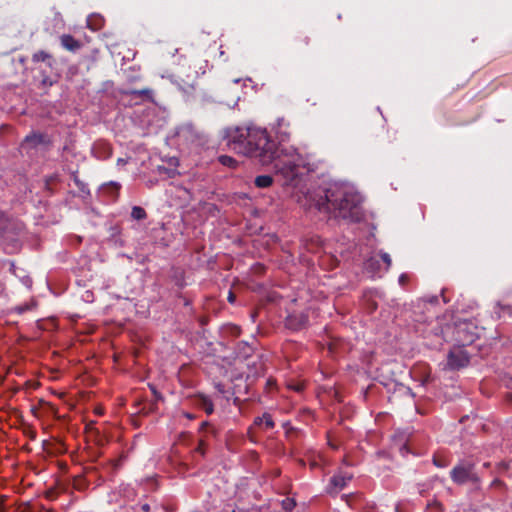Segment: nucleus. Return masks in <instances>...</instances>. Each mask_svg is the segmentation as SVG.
Returning a JSON list of instances; mask_svg holds the SVG:
<instances>
[{
  "instance_id": "obj_38",
  "label": "nucleus",
  "mask_w": 512,
  "mask_h": 512,
  "mask_svg": "<svg viewBox=\"0 0 512 512\" xmlns=\"http://www.w3.org/2000/svg\"><path fill=\"white\" fill-rule=\"evenodd\" d=\"M361 512H376L374 506H366Z\"/></svg>"
},
{
  "instance_id": "obj_51",
  "label": "nucleus",
  "mask_w": 512,
  "mask_h": 512,
  "mask_svg": "<svg viewBox=\"0 0 512 512\" xmlns=\"http://www.w3.org/2000/svg\"><path fill=\"white\" fill-rule=\"evenodd\" d=\"M508 398L510 401H512V394H508Z\"/></svg>"
},
{
  "instance_id": "obj_55",
  "label": "nucleus",
  "mask_w": 512,
  "mask_h": 512,
  "mask_svg": "<svg viewBox=\"0 0 512 512\" xmlns=\"http://www.w3.org/2000/svg\"><path fill=\"white\" fill-rule=\"evenodd\" d=\"M20 512H25V510H22V511H20Z\"/></svg>"
},
{
  "instance_id": "obj_22",
  "label": "nucleus",
  "mask_w": 512,
  "mask_h": 512,
  "mask_svg": "<svg viewBox=\"0 0 512 512\" xmlns=\"http://www.w3.org/2000/svg\"><path fill=\"white\" fill-rule=\"evenodd\" d=\"M218 159H219V162L224 166H227L230 168H234L237 166V161L231 156L221 155V156H219Z\"/></svg>"
},
{
  "instance_id": "obj_26",
  "label": "nucleus",
  "mask_w": 512,
  "mask_h": 512,
  "mask_svg": "<svg viewBox=\"0 0 512 512\" xmlns=\"http://www.w3.org/2000/svg\"><path fill=\"white\" fill-rule=\"evenodd\" d=\"M379 256L382 259V261L386 264V271H388L392 264L390 255L384 251H380Z\"/></svg>"
},
{
  "instance_id": "obj_29",
  "label": "nucleus",
  "mask_w": 512,
  "mask_h": 512,
  "mask_svg": "<svg viewBox=\"0 0 512 512\" xmlns=\"http://www.w3.org/2000/svg\"><path fill=\"white\" fill-rule=\"evenodd\" d=\"M195 452L199 453L201 456L205 455V443L203 440L199 441L198 446L195 448Z\"/></svg>"
},
{
  "instance_id": "obj_3",
  "label": "nucleus",
  "mask_w": 512,
  "mask_h": 512,
  "mask_svg": "<svg viewBox=\"0 0 512 512\" xmlns=\"http://www.w3.org/2000/svg\"><path fill=\"white\" fill-rule=\"evenodd\" d=\"M276 172L284 177V184H291L299 175V168L303 164L302 157L294 146H277V153L273 160Z\"/></svg>"
},
{
  "instance_id": "obj_15",
  "label": "nucleus",
  "mask_w": 512,
  "mask_h": 512,
  "mask_svg": "<svg viewBox=\"0 0 512 512\" xmlns=\"http://www.w3.org/2000/svg\"><path fill=\"white\" fill-rule=\"evenodd\" d=\"M254 425L258 427L264 426L266 430H269L274 428L275 423L269 413H264L262 416L254 419Z\"/></svg>"
},
{
  "instance_id": "obj_20",
  "label": "nucleus",
  "mask_w": 512,
  "mask_h": 512,
  "mask_svg": "<svg viewBox=\"0 0 512 512\" xmlns=\"http://www.w3.org/2000/svg\"><path fill=\"white\" fill-rule=\"evenodd\" d=\"M254 183L258 188H267L272 185L273 178L270 175H260L255 178Z\"/></svg>"
},
{
  "instance_id": "obj_12",
  "label": "nucleus",
  "mask_w": 512,
  "mask_h": 512,
  "mask_svg": "<svg viewBox=\"0 0 512 512\" xmlns=\"http://www.w3.org/2000/svg\"><path fill=\"white\" fill-rule=\"evenodd\" d=\"M122 94L133 96L135 98H141L142 100L154 102V99H153L154 93H153V90L150 88L127 89V90H123Z\"/></svg>"
},
{
  "instance_id": "obj_53",
  "label": "nucleus",
  "mask_w": 512,
  "mask_h": 512,
  "mask_svg": "<svg viewBox=\"0 0 512 512\" xmlns=\"http://www.w3.org/2000/svg\"><path fill=\"white\" fill-rule=\"evenodd\" d=\"M165 226H160L159 230H164Z\"/></svg>"
},
{
  "instance_id": "obj_17",
  "label": "nucleus",
  "mask_w": 512,
  "mask_h": 512,
  "mask_svg": "<svg viewBox=\"0 0 512 512\" xmlns=\"http://www.w3.org/2000/svg\"><path fill=\"white\" fill-rule=\"evenodd\" d=\"M56 327L55 319L49 318L47 320H37L36 326L34 327V338L36 337V329L39 330H54Z\"/></svg>"
},
{
  "instance_id": "obj_40",
  "label": "nucleus",
  "mask_w": 512,
  "mask_h": 512,
  "mask_svg": "<svg viewBox=\"0 0 512 512\" xmlns=\"http://www.w3.org/2000/svg\"><path fill=\"white\" fill-rule=\"evenodd\" d=\"M152 392H153V394H154V396H155L156 400H160V399H162V396H161V395L156 391V389H155V388H152Z\"/></svg>"
},
{
  "instance_id": "obj_49",
  "label": "nucleus",
  "mask_w": 512,
  "mask_h": 512,
  "mask_svg": "<svg viewBox=\"0 0 512 512\" xmlns=\"http://www.w3.org/2000/svg\"><path fill=\"white\" fill-rule=\"evenodd\" d=\"M118 163H119V164H124V163H125V161H124L123 159L119 158V159H118Z\"/></svg>"
},
{
  "instance_id": "obj_27",
  "label": "nucleus",
  "mask_w": 512,
  "mask_h": 512,
  "mask_svg": "<svg viewBox=\"0 0 512 512\" xmlns=\"http://www.w3.org/2000/svg\"><path fill=\"white\" fill-rule=\"evenodd\" d=\"M433 464L439 468H445L448 466L447 460L439 456L433 457Z\"/></svg>"
},
{
  "instance_id": "obj_31",
  "label": "nucleus",
  "mask_w": 512,
  "mask_h": 512,
  "mask_svg": "<svg viewBox=\"0 0 512 512\" xmlns=\"http://www.w3.org/2000/svg\"><path fill=\"white\" fill-rule=\"evenodd\" d=\"M398 281H399V284H400L401 286H405V285L408 283V281H409V277H408V275H407V274H404V273H403V274H401V275L399 276Z\"/></svg>"
},
{
  "instance_id": "obj_10",
  "label": "nucleus",
  "mask_w": 512,
  "mask_h": 512,
  "mask_svg": "<svg viewBox=\"0 0 512 512\" xmlns=\"http://www.w3.org/2000/svg\"><path fill=\"white\" fill-rule=\"evenodd\" d=\"M92 152L97 159L106 160L112 156V147L108 142L98 141L93 145Z\"/></svg>"
},
{
  "instance_id": "obj_42",
  "label": "nucleus",
  "mask_w": 512,
  "mask_h": 512,
  "mask_svg": "<svg viewBox=\"0 0 512 512\" xmlns=\"http://www.w3.org/2000/svg\"><path fill=\"white\" fill-rule=\"evenodd\" d=\"M18 246H19V245H18V241L14 240V241H13V244H12V248H13V249H17V248H18Z\"/></svg>"
},
{
  "instance_id": "obj_43",
  "label": "nucleus",
  "mask_w": 512,
  "mask_h": 512,
  "mask_svg": "<svg viewBox=\"0 0 512 512\" xmlns=\"http://www.w3.org/2000/svg\"><path fill=\"white\" fill-rule=\"evenodd\" d=\"M349 497H350V496H348V495H343V496H342V498H345V499H346L347 504H348L349 506H352V505H351V503H350V501H349Z\"/></svg>"
},
{
  "instance_id": "obj_28",
  "label": "nucleus",
  "mask_w": 512,
  "mask_h": 512,
  "mask_svg": "<svg viewBox=\"0 0 512 512\" xmlns=\"http://www.w3.org/2000/svg\"><path fill=\"white\" fill-rule=\"evenodd\" d=\"M107 190H109L111 193L113 194H118L119 192V189H120V184L116 183V182H111L109 183L108 185H106L105 187Z\"/></svg>"
},
{
  "instance_id": "obj_54",
  "label": "nucleus",
  "mask_w": 512,
  "mask_h": 512,
  "mask_svg": "<svg viewBox=\"0 0 512 512\" xmlns=\"http://www.w3.org/2000/svg\"><path fill=\"white\" fill-rule=\"evenodd\" d=\"M2 291H3V288H2V286L0 285V294L2 293Z\"/></svg>"
},
{
  "instance_id": "obj_39",
  "label": "nucleus",
  "mask_w": 512,
  "mask_h": 512,
  "mask_svg": "<svg viewBox=\"0 0 512 512\" xmlns=\"http://www.w3.org/2000/svg\"><path fill=\"white\" fill-rule=\"evenodd\" d=\"M0 233H6L8 228H15V226H0Z\"/></svg>"
},
{
  "instance_id": "obj_23",
  "label": "nucleus",
  "mask_w": 512,
  "mask_h": 512,
  "mask_svg": "<svg viewBox=\"0 0 512 512\" xmlns=\"http://www.w3.org/2000/svg\"><path fill=\"white\" fill-rule=\"evenodd\" d=\"M296 502L292 498H286L282 501V507L285 511H291L295 508Z\"/></svg>"
},
{
  "instance_id": "obj_6",
  "label": "nucleus",
  "mask_w": 512,
  "mask_h": 512,
  "mask_svg": "<svg viewBox=\"0 0 512 512\" xmlns=\"http://www.w3.org/2000/svg\"><path fill=\"white\" fill-rule=\"evenodd\" d=\"M272 130L274 131L276 138L279 140L280 145H284L285 142H288L292 136V126L290 121L284 116L278 117L275 120V123L272 125Z\"/></svg>"
},
{
  "instance_id": "obj_11",
  "label": "nucleus",
  "mask_w": 512,
  "mask_h": 512,
  "mask_svg": "<svg viewBox=\"0 0 512 512\" xmlns=\"http://www.w3.org/2000/svg\"><path fill=\"white\" fill-rule=\"evenodd\" d=\"M34 64H38L39 66L34 67V69L43 70L42 65L45 64L48 66L51 70L54 68V65L56 64V61L54 58L44 51H40L38 53H34L33 56Z\"/></svg>"
},
{
  "instance_id": "obj_34",
  "label": "nucleus",
  "mask_w": 512,
  "mask_h": 512,
  "mask_svg": "<svg viewBox=\"0 0 512 512\" xmlns=\"http://www.w3.org/2000/svg\"><path fill=\"white\" fill-rule=\"evenodd\" d=\"M42 83L45 86L46 85H52L53 81H52V79H50V77L46 76V77L43 78Z\"/></svg>"
},
{
  "instance_id": "obj_19",
  "label": "nucleus",
  "mask_w": 512,
  "mask_h": 512,
  "mask_svg": "<svg viewBox=\"0 0 512 512\" xmlns=\"http://www.w3.org/2000/svg\"><path fill=\"white\" fill-rule=\"evenodd\" d=\"M198 405L206 412V414L210 415L214 411V405L210 398L207 396H200Z\"/></svg>"
},
{
  "instance_id": "obj_36",
  "label": "nucleus",
  "mask_w": 512,
  "mask_h": 512,
  "mask_svg": "<svg viewBox=\"0 0 512 512\" xmlns=\"http://www.w3.org/2000/svg\"><path fill=\"white\" fill-rule=\"evenodd\" d=\"M244 349H245V351H244L245 356L250 355V353L253 351L252 347L249 345H245Z\"/></svg>"
},
{
  "instance_id": "obj_5",
  "label": "nucleus",
  "mask_w": 512,
  "mask_h": 512,
  "mask_svg": "<svg viewBox=\"0 0 512 512\" xmlns=\"http://www.w3.org/2000/svg\"><path fill=\"white\" fill-rule=\"evenodd\" d=\"M469 362L470 356L468 352L463 348V346H455L449 351L447 355L445 369L459 370L468 366Z\"/></svg>"
},
{
  "instance_id": "obj_44",
  "label": "nucleus",
  "mask_w": 512,
  "mask_h": 512,
  "mask_svg": "<svg viewBox=\"0 0 512 512\" xmlns=\"http://www.w3.org/2000/svg\"><path fill=\"white\" fill-rule=\"evenodd\" d=\"M188 88H194V85L192 82H185Z\"/></svg>"
},
{
  "instance_id": "obj_7",
  "label": "nucleus",
  "mask_w": 512,
  "mask_h": 512,
  "mask_svg": "<svg viewBox=\"0 0 512 512\" xmlns=\"http://www.w3.org/2000/svg\"><path fill=\"white\" fill-rule=\"evenodd\" d=\"M351 480L352 475L348 473L339 472L333 475L326 487V493L331 496H336Z\"/></svg>"
},
{
  "instance_id": "obj_50",
  "label": "nucleus",
  "mask_w": 512,
  "mask_h": 512,
  "mask_svg": "<svg viewBox=\"0 0 512 512\" xmlns=\"http://www.w3.org/2000/svg\"><path fill=\"white\" fill-rule=\"evenodd\" d=\"M295 390H297V391L302 390V386H297V387H295Z\"/></svg>"
},
{
  "instance_id": "obj_9",
  "label": "nucleus",
  "mask_w": 512,
  "mask_h": 512,
  "mask_svg": "<svg viewBox=\"0 0 512 512\" xmlns=\"http://www.w3.org/2000/svg\"><path fill=\"white\" fill-rule=\"evenodd\" d=\"M308 323V317L303 313L289 314L285 319V326L291 330H300Z\"/></svg>"
},
{
  "instance_id": "obj_35",
  "label": "nucleus",
  "mask_w": 512,
  "mask_h": 512,
  "mask_svg": "<svg viewBox=\"0 0 512 512\" xmlns=\"http://www.w3.org/2000/svg\"><path fill=\"white\" fill-rule=\"evenodd\" d=\"M283 427L286 429V433H290V431L294 430L289 422L283 423Z\"/></svg>"
},
{
  "instance_id": "obj_45",
  "label": "nucleus",
  "mask_w": 512,
  "mask_h": 512,
  "mask_svg": "<svg viewBox=\"0 0 512 512\" xmlns=\"http://www.w3.org/2000/svg\"><path fill=\"white\" fill-rule=\"evenodd\" d=\"M88 26H89L92 30H96V29L100 28V26H92L90 23L88 24Z\"/></svg>"
},
{
  "instance_id": "obj_52",
  "label": "nucleus",
  "mask_w": 512,
  "mask_h": 512,
  "mask_svg": "<svg viewBox=\"0 0 512 512\" xmlns=\"http://www.w3.org/2000/svg\"><path fill=\"white\" fill-rule=\"evenodd\" d=\"M4 508L0 505V512H3Z\"/></svg>"
},
{
  "instance_id": "obj_13",
  "label": "nucleus",
  "mask_w": 512,
  "mask_h": 512,
  "mask_svg": "<svg viewBox=\"0 0 512 512\" xmlns=\"http://www.w3.org/2000/svg\"><path fill=\"white\" fill-rule=\"evenodd\" d=\"M60 42L62 47L70 52H76L82 46V43L70 34H63L60 37Z\"/></svg>"
},
{
  "instance_id": "obj_14",
  "label": "nucleus",
  "mask_w": 512,
  "mask_h": 512,
  "mask_svg": "<svg viewBox=\"0 0 512 512\" xmlns=\"http://www.w3.org/2000/svg\"><path fill=\"white\" fill-rule=\"evenodd\" d=\"M52 139L49 135L43 133H34V150L41 148L48 150L52 146Z\"/></svg>"
},
{
  "instance_id": "obj_33",
  "label": "nucleus",
  "mask_w": 512,
  "mask_h": 512,
  "mask_svg": "<svg viewBox=\"0 0 512 512\" xmlns=\"http://www.w3.org/2000/svg\"><path fill=\"white\" fill-rule=\"evenodd\" d=\"M227 300L230 303H234L235 302L236 296H235V294L232 291L229 292Z\"/></svg>"
},
{
  "instance_id": "obj_24",
  "label": "nucleus",
  "mask_w": 512,
  "mask_h": 512,
  "mask_svg": "<svg viewBox=\"0 0 512 512\" xmlns=\"http://www.w3.org/2000/svg\"><path fill=\"white\" fill-rule=\"evenodd\" d=\"M225 332L230 334L233 337H238L240 335L241 329L237 325H228L225 328Z\"/></svg>"
},
{
  "instance_id": "obj_46",
  "label": "nucleus",
  "mask_w": 512,
  "mask_h": 512,
  "mask_svg": "<svg viewBox=\"0 0 512 512\" xmlns=\"http://www.w3.org/2000/svg\"><path fill=\"white\" fill-rule=\"evenodd\" d=\"M310 466L312 469H314L315 467H317V463L313 461L311 462Z\"/></svg>"
},
{
  "instance_id": "obj_4",
  "label": "nucleus",
  "mask_w": 512,
  "mask_h": 512,
  "mask_svg": "<svg viewBox=\"0 0 512 512\" xmlns=\"http://www.w3.org/2000/svg\"><path fill=\"white\" fill-rule=\"evenodd\" d=\"M452 481L457 485H464L468 482L476 484L480 481L479 476L475 472V465L469 461H460L450 471Z\"/></svg>"
},
{
  "instance_id": "obj_1",
  "label": "nucleus",
  "mask_w": 512,
  "mask_h": 512,
  "mask_svg": "<svg viewBox=\"0 0 512 512\" xmlns=\"http://www.w3.org/2000/svg\"><path fill=\"white\" fill-rule=\"evenodd\" d=\"M227 145L235 153L256 158L261 164L273 163L277 144L266 129L257 126H236L226 130Z\"/></svg>"
},
{
  "instance_id": "obj_47",
  "label": "nucleus",
  "mask_w": 512,
  "mask_h": 512,
  "mask_svg": "<svg viewBox=\"0 0 512 512\" xmlns=\"http://www.w3.org/2000/svg\"><path fill=\"white\" fill-rule=\"evenodd\" d=\"M257 268L260 270V271H263L264 267L260 264L257 265Z\"/></svg>"
},
{
  "instance_id": "obj_25",
  "label": "nucleus",
  "mask_w": 512,
  "mask_h": 512,
  "mask_svg": "<svg viewBox=\"0 0 512 512\" xmlns=\"http://www.w3.org/2000/svg\"><path fill=\"white\" fill-rule=\"evenodd\" d=\"M31 141H32V134L26 135L25 139H24V141H23V143L21 144V147H20V150H21L22 153L23 152L28 153Z\"/></svg>"
},
{
  "instance_id": "obj_18",
  "label": "nucleus",
  "mask_w": 512,
  "mask_h": 512,
  "mask_svg": "<svg viewBox=\"0 0 512 512\" xmlns=\"http://www.w3.org/2000/svg\"><path fill=\"white\" fill-rule=\"evenodd\" d=\"M310 45V38L307 35L300 34L294 39V47L297 51H303Z\"/></svg>"
},
{
  "instance_id": "obj_37",
  "label": "nucleus",
  "mask_w": 512,
  "mask_h": 512,
  "mask_svg": "<svg viewBox=\"0 0 512 512\" xmlns=\"http://www.w3.org/2000/svg\"><path fill=\"white\" fill-rule=\"evenodd\" d=\"M140 508H141V510H142L143 512H149V511H150V505H149V504H147V503L142 504V505L140 506Z\"/></svg>"
},
{
  "instance_id": "obj_41",
  "label": "nucleus",
  "mask_w": 512,
  "mask_h": 512,
  "mask_svg": "<svg viewBox=\"0 0 512 512\" xmlns=\"http://www.w3.org/2000/svg\"><path fill=\"white\" fill-rule=\"evenodd\" d=\"M206 428H210V424L208 422H202L201 424V430H204Z\"/></svg>"
},
{
  "instance_id": "obj_8",
  "label": "nucleus",
  "mask_w": 512,
  "mask_h": 512,
  "mask_svg": "<svg viewBox=\"0 0 512 512\" xmlns=\"http://www.w3.org/2000/svg\"><path fill=\"white\" fill-rule=\"evenodd\" d=\"M470 326V324L464 322L457 324L455 327V340L462 346L471 344L475 339L474 334L469 331Z\"/></svg>"
},
{
  "instance_id": "obj_2",
  "label": "nucleus",
  "mask_w": 512,
  "mask_h": 512,
  "mask_svg": "<svg viewBox=\"0 0 512 512\" xmlns=\"http://www.w3.org/2000/svg\"><path fill=\"white\" fill-rule=\"evenodd\" d=\"M361 196L348 185L332 184L321 196L315 206L320 212L330 215V219L360 223L363 221Z\"/></svg>"
},
{
  "instance_id": "obj_48",
  "label": "nucleus",
  "mask_w": 512,
  "mask_h": 512,
  "mask_svg": "<svg viewBox=\"0 0 512 512\" xmlns=\"http://www.w3.org/2000/svg\"><path fill=\"white\" fill-rule=\"evenodd\" d=\"M377 261H374L373 259H370L369 260V265H373L374 263H376Z\"/></svg>"
},
{
  "instance_id": "obj_30",
  "label": "nucleus",
  "mask_w": 512,
  "mask_h": 512,
  "mask_svg": "<svg viewBox=\"0 0 512 512\" xmlns=\"http://www.w3.org/2000/svg\"><path fill=\"white\" fill-rule=\"evenodd\" d=\"M56 182V179L51 177L50 179H47L45 181V188L49 191V192H52L53 190V185L55 184Z\"/></svg>"
},
{
  "instance_id": "obj_32",
  "label": "nucleus",
  "mask_w": 512,
  "mask_h": 512,
  "mask_svg": "<svg viewBox=\"0 0 512 512\" xmlns=\"http://www.w3.org/2000/svg\"><path fill=\"white\" fill-rule=\"evenodd\" d=\"M491 486L493 487H502L504 486V482L501 481L500 479H494L491 483Z\"/></svg>"
},
{
  "instance_id": "obj_16",
  "label": "nucleus",
  "mask_w": 512,
  "mask_h": 512,
  "mask_svg": "<svg viewBox=\"0 0 512 512\" xmlns=\"http://www.w3.org/2000/svg\"><path fill=\"white\" fill-rule=\"evenodd\" d=\"M38 404L39 408L36 407V405L34 404V417L40 418L42 416V412H45L49 415L54 414L52 406L49 403L45 402L43 399H39Z\"/></svg>"
},
{
  "instance_id": "obj_21",
  "label": "nucleus",
  "mask_w": 512,
  "mask_h": 512,
  "mask_svg": "<svg viewBox=\"0 0 512 512\" xmlns=\"http://www.w3.org/2000/svg\"><path fill=\"white\" fill-rule=\"evenodd\" d=\"M147 217V213L144 208L140 206H134L131 210V219L134 221H143Z\"/></svg>"
}]
</instances>
